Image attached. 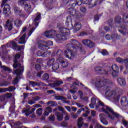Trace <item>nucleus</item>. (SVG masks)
I'll use <instances>...</instances> for the list:
<instances>
[{"label": "nucleus", "instance_id": "f257e3e1", "mask_svg": "<svg viewBox=\"0 0 128 128\" xmlns=\"http://www.w3.org/2000/svg\"><path fill=\"white\" fill-rule=\"evenodd\" d=\"M68 48L64 52V56L69 60H72L76 56L78 50H82V44L75 40H71L66 45ZM72 48L73 50H72Z\"/></svg>", "mask_w": 128, "mask_h": 128}, {"label": "nucleus", "instance_id": "f03ea898", "mask_svg": "<svg viewBox=\"0 0 128 128\" xmlns=\"http://www.w3.org/2000/svg\"><path fill=\"white\" fill-rule=\"evenodd\" d=\"M96 86L100 88H103L102 90L105 92L106 98L110 100L112 98V88L108 84H106V82L102 81H98L96 82Z\"/></svg>", "mask_w": 128, "mask_h": 128}, {"label": "nucleus", "instance_id": "7ed1b4c3", "mask_svg": "<svg viewBox=\"0 0 128 128\" xmlns=\"http://www.w3.org/2000/svg\"><path fill=\"white\" fill-rule=\"evenodd\" d=\"M20 58V54H18L15 55V59L14 60V64H13V67L14 68H16L14 70L13 74H17V76H20L22 72H24V68L22 64V62H18V58Z\"/></svg>", "mask_w": 128, "mask_h": 128}, {"label": "nucleus", "instance_id": "20e7f679", "mask_svg": "<svg viewBox=\"0 0 128 128\" xmlns=\"http://www.w3.org/2000/svg\"><path fill=\"white\" fill-rule=\"evenodd\" d=\"M102 110L106 114L108 118L112 120V109L111 108L108 106H104Z\"/></svg>", "mask_w": 128, "mask_h": 128}, {"label": "nucleus", "instance_id": "39448f33", "mask_svg": "<svg viewBox=\"0 0 128 128\" xmlns=\"http://www.w3.org/2000/svg\"><path fill=\"white\" fill-rule=\"evenodd\" d=\"M8 46H10L13 50H20L22 48H24V46H18L16 43L14 41H11L9 44H8Z\"/></svg>", "mask_w": 128, "mask_h": 128}, {"label": "nucleus", "instance_id": "423d86ee", "mask_svg": "<svg viewBox=\"0 0 128 128\" xmlns=\"http://www.w3.org/2000/svg\"><path fill=\"white\" fill-rule=\"evenodd\" d=\"M26 0H20L18 2V4L22 6H24L25 10L30 12V4H26Z\"/></svg>", "mask_w": 128, "mask_h": 128}, {"label": "nucleus", "instance_id": "0eeeda50", "mask_svg": "<svg viewBox=\"0 0 128 128\" xmlns=\"http://www.w3.org/2000/svg\"><path fill=\"white\" fill-rule=\"evenodd\" d=\"M66 40V36L64 34H57L55 37V40L57 42H62L63 40Z\"/></svg>", "mask_w": 128, "mask_h": 128}, {"label": "nucleus", "instance_id": "6e6552de", "mask_svg": "<svg viewBox=\"0 0 128 128\" xmlns=\"http://www.w3.org/2000/svg\"><path fill=\"white\" fill-rule=\"evenodd\" d=\"M12 22H14V18H10L6 21V24H5V26L7 28L9 32H10L12 30Z\"/></svg>", "mask_w": 128, "mask_h": 128}, {"label": "nucleus", "instance_id": "1a4fd4ad", "mask_svg": "<svg viewBox=\"0 0 128 128\" xmlns=\"http://www.w3.org/2000/svg\"><path fill=\"white\" fill-rule=\"evenodd\" d=\"M68 12L70 16H75L76 18H82V16L78 15V13L76 12V10L74 9V8H70Z\"/></svg>", "mask_w": 128, "mask_h": 128}, {"label": "nucleus", "instance_id": "9d476101", "mask_svg": "<svg viewBox=\"0 0 128 128\" xmlns=\"http://www.w3.org/2000/svg\"><path fill=\"white\" fill-rule=\"evenodd\" d=\"M26 34H24L22 36L18 37L16 39V40L18 42V43L20 44H26Z\"/></svg>", "mask_w": 128, "mask_h": 128}, {"label": "nucleus", "instance_id": "9b49d317", "mask_svg": "<svg viewBox=\"0 0 128 128\" xmlns=\"http://www.w3.org/2000/svg\"><path fill=\"white\" fill-rule=\"evenodd\" d=\"M66 26L68 28H70V30H72V28H74V26H72V18H70V16H68L66 18Z\"/></svg>", "mask_w": 128, "mask_h": 128}, {"label": "nucleus", "instance_id": "f8f14e48", "mask_svg": "<svg viewBox=\"0 0 128 128\" xmlns=\"http://www.w3.org/2000/svg\"><path fill=\"white\" fill-rule=\"evenodd\" d=\"M54 34H56V31H54V30H48L44 32L45 36L48 38H54Z\"/></svg>", "mask_w": 128, "mask_h": 128}, {"label": "nucleus", "instance_id": "ddd939ff", "mask_svg": "<svg viewBox=\"0 0 128 128\" xmlns=\"http://www.w3.org/2000/svg\"><path fill=\"white\" fill-rule=\"evenodd\" d=\"M95 70L96 72L100 74H108V71H106V70H104V68L100 66L96 67Z\"/></svg>", "mask_w": 128, "mask_h": 128}, {"label": "nucleus", "instance_id": "4468645a", "mask_svg": "<svg viewBox=\"0 0 128 128\" xmlns=\"http://www.w3.org/2000/svg\"><path fill=\"white\" fill-rule=\"evenodd\" d=\"M16 88L14 86H10L8 88H0V92H12L13 90H14Z\"/></svg>", "mask_w": 128, "mask_h": 128}, {"label": "nucleus", "instance_id": "2eb2a0df", "mask_svg": "<svg viewBox=\"0 0 128 128\" xmlns=\"http://www.w3.org/2000/svg\"><path fill=\"white\" fill-rule=\"evenodd\" d=\"M60 30L62 34H65V36H70V30L64 27H60Z\"/></svg>", "mask_w": 128, "mask_h": 128}, {"label": "nucleus", "instance_id": "dca6fc26", "mask_svg": "<svg viewBox=\"0 0 128 128\" xmlns=\"http://www.w3.org/2000/svg\"><path fill=\"white\" fill-rule=\"evenodd\" d=\"M4 6L3 12L4 14H8V12L10 14V6L8 4H4Z\"/></svg>", "mask_w": 128, "mask_h": 128}, {"label": "nucleus", "instance_id": "f3484780", "mask_svg": "<svg viewBox=\"0 0 128 128\" xmlns=\"http://www.w3.org/2000/svg\"><path fill=\"white\" fill-rule=\"evenodd\" d=\"M99 117L101 122H102L103 124H108V121H106V115L103 114H100Z\"/></svg>", "mask_w": 128, "mask_h": 128}, {"label": "nucleus", "instance_id": "a211bd4d", "mask_svg": "<svg viewBox=\"0 0 128 128\" xmlns=\"http://www.w3.org/2000/svg\"><path fill=\"white\" fill-rule=\"evenodd\" d=\"M117 82L121 86H124L126 84V80L122 78H117Z\"/></svg>", "mask_w": 128, "mask_h": 128}, {"label": "nucleus", "instance_id": "6ab92c4d", "mask_svg": "<svg viewBox=\"0 0 128 128\" xmlns=\"http://www.w3.org/2000/svg\"><path fill=\"white\" fill-rule=\"evenodd\" d=\"M30 84L32 86L33 88L34 86H46V84L42 83V82H36L34 81H30Z\"/></svg>", "mask_w": 128, "mask_h": 128}, {"label": "nucleus", "instance_id": "aec40b11", "mask_svg": "<svg viewBox=\"0 0 128 128\" xmlns=\"http://www.w3.org/2000/svg\"><path fill=\"white\" fill-rule=\"evenodd\" d=\"M113 98L114 102H118L120 100V94L116 91H113Z\"/></svg>", "mask_w": 128, "mask_h": 128}, {"label": "nucleus", "instance_id": "412c9836", "mask_svg": "<svg viewBox=\"0 0 128 128\" xmlns=\"http://www.w3.org/2000/svg\"><path fill=\"white\" fill-rule=\"evenodd\" d=\"M74 31L78 32L82 28V24L80 22H76L74 26Z\"/></svg>", "mask_w": 128, "mask_h": 128}, {"label": "nucleus", "instance_id": "4be33fe9", "mask_svg": "<svg viewBox=\"0 0 128 128\" xmlns=\"http://www.w3.org/2000/svg\"><path fill=\"white\" fill-rule=\"evenodd\" d=\"M120 103L122 106H128V101L126 97H122L121 98Z\"/></svg>", "mask_w": 128, "mask_h": 128}, {"label": "nucleus", "instance_id": "5701e85b", "mask_svg": "<svg viewBox=\"0 0 128 128\" xmlns=\"http://www.w3.org/2000/svg\"><path fill=\"white\" fill-rule=\"evenodd\" d=\"M40 98L38 97V96H36L33 97L32 100L28 101V104H36V102H38V100H40Z\"/></svg>", "mask_w": 128, "mask_h": 128}, {"label": "nucleus", "instance_id": "b1692460", "mask_svg": "<svg viewBox=\"0 0 128 128\" xmlns=\"http://www.w3.org/2000/svg\"><path fill=\"white\" fill-rule=\"evenodd\" d=\"M62 84H64V82L62 80H56L54 83L51 84L50 86L52 88H56V86H60Z\"/></svg>", "mask_w": 128, "mask_h": 128}, {"label": "nucleus", "instance_id": "393cba45", "mask_svg": "<svg viewBox=\"0 0 128 128\" xmlns=\"http://www.w3.org/2000/svg\"><path fill=\"white\" fill-rule=\"evenodd\" d=\"M55 116L57 118L58 120L61 122L64 120V114L60 113V112H56L55 113Z\"/></svg>", "mask_w": 128, "mask_h": 128}, {"label": "nucleus", "instance_id": "a878e982", "mask_svg": "<svg viewBox=\"0 0 128 128\" xmlns=\"http://www.w3.org/2000/svg\"><path fill=\"white\" fill-rule=\"evenodd\" d=\"M52 112V108H50V106L47 107L44 109L43 114L46 116H48V114H50Z\"/></svg>", "mask_w": 128, "mask_h": 128}, {"label": "nucleus", "instance_id": "bb28decb", "mask_svg": "<svg viewBox=\"0 0 128 128\" xmlns=\"http://www.w3.org/2000/svg\"><path fill=\"white\" fill-rule=\"evenodd\" d=\"M92 2H94V0H92L91 1H90V0H82V3L85 4H88L89 8H93L94 4H92Z\"/></svg>", "mask_w": 128, "mask_h": 128}, {"label": "nucleus", "instance_id": "cd10ccee", "mask_svg": "<svg viewBox=\"0 0 128 128\" xmlns=\"http://www.w3.org/2000/svg\"><path fill=\"white\" fill-rule=\"evenodd\" d=\"M115 66V70H113V76L114 78H116L118 76V67L116 65H114Z\"/></svg>", "mask_w": 128, "mask_h": 128}, {"label": "nucleus", "instance_id": "c85d7f7f", "mask_svg": "<svg viewBox=\"0 0 128 128\" xmlns=\"http://www.w3.org/2000/svg\"><path fill=\"white\" fill-rule=\"evenodd\" d=\"M77 125L78 128H82L84 126V119L82 118H80L78 120Z\"/></svg>", "mask_w": 128, "mask_h": 128}, {"label": "nucleus", "instance_id": "c756f323", "mask_svg": "<svg viewBox=\"0 0 128 128\" xmlns=\"http://www.w3.org/2000/svg\"><path fill=\"white\" fill-rule=\"evenodd\" d=\"M35 110L36 109L34 108H32L31 110H30V109H26V110H24V112L26 116H30V114H32V112H34Z\"/></svg>", "mask_w": 128, "mask_h": 128}, {"label": "nucleus", "instance_id": "7c9ffc66", "mask_svg": "<svg viewBox=\"0 0 128 128\" xmlns=\"http://www.w3.org/2000/svg\"><path fill=\"white\" fill-rule=\"evenodd\" d=\"M46 64H47V66L48 68L52 66H53L54 64V58H52V59H48L46 60Z\"/></svg>", "mask_w": 128, "mask_h": 128}, {"label": "nucleus", "instance_id": "2f4dec72", "mask_svg": "<svg viewBox=\"0 0 128 128\" xmlns=\"http://www.w3.org/2000/svg\"><path fill=\"white\" fill-rule=\"evenodd\" d=\"M38 47L42 50H48V48H50V47L46 45H44L42 44H40L38 45Z\"/></svg>", "mask_w": 128, "mask_h": 128}, {"label": "nucleus", "instance_id": "473e14b6", "mask_svg": "<svg viewBox=\"0 0 128 128\" xmlns=\"http://www.w3.org/2000/svg\"><path fill=\"white\" fill-rule=\"evenodd\" d=\"M22 74V72L20 74ZM16 74L17 76L15 78L14 80L12 82V84H14V86H16V84H18V78L20 75V74L18 75Z\"/></svg>", "mask_w": 128, "mask_h": 128}, {"label": "nucleus", "instance_id": "72a5a7b5", "mask_svg": "<svg viewBox=\"0 0 128 128\" xmlns=\"http://www.w3.org/2000/svg\"><path fill=\"white\" fill-rule=\"evenodd\" d=\"M14 24L18 28L22 26V20L16 19L14 21Z\"/></svg>", "mask_w": 128, "mask_h": 128}, {"label": "nucleus", "instance_id": "f704fd0d", "mask_svg": "<svg viewBox=\"0 0 128 128\" xmlns=\"http://www.w3.org/2000/svg\"><path fill=\"white\" fill-rule=\"evenodd\" d=\"M14 11L15 14L16 16H18V14L20 15L22 14V12H20V8H18V6L14 7Z\"/></svg>", "mask_w": 128, "mask_h": 128}, {"label": "nucleus", "instance_id": "c9c22d12", "mask_svg": "<svg viewBox=\"0 0 128 128\" xmlns=\"http://www.w3.org/2000/svg\"><path fill=\"white\" fill-rule=\"evenodd\" d=\"M60 68V64L58 63H54L52 66V70H57Z\"/></svg>", "mask_w": 128, "mask_h": 128}, {"label": "nucleus", "instance_id": "e433bc0d", "mask_svg": "<svg viewBox=\"0 0 128 128\" xmlns=\"http://www.w3.org/2000/svg\"><path fill=\"white\" fill-rule=\"evenodd\" d=\"M60 64L62 68H66L68 66V62L66 60H64Z\"/></svg>", "mask_w": 128, "mask_h": 128}, {"label": "nucleus", "instance_id": "4c0bfd02", "mask_svg": "<svg viewBox=\"0 0 128 128\" xmlns=\"http://www.w3.org/2000/svg\"><path fill=\"white\" fill-rule=\"evenodd\" d=\"M115 22L117 24H120L122 22V19L120 16H116L114 19Z\"/></svg>", "mask_w": 128, "mask_h": 128}, {"label": "nucleus", "instance_id": "58836bf2", "mask_svg": "<svg viewBox=\"0 0 128 128\" xmlns=\"http://www.w3.org/2000/svg\"><path fill=\"white\" fill-rule=\"evenodd\" d=\"M0 68H2V70H4V72H12V70L8 67L4 66H1Z\"/></svg>", "mask_w": 128, "mask_h": 128}, {"label": "nucleus", "instance_id": "ea45409f", "mask_svg": "<svg viewBox=\"0 0 128 128\" xmlns=\"http://www.w3.org/2000/svg\"><path fill=\"white\" fill-rule=\"evenodd\" d=\"M42 78L43 80H48L50 78V74L48 73H45L43 74Z\"/></svg>", "mask_w": 128, "mask_h": 128}, {"label": "nucleus", "instance_id": "a19ab883", "mask_svg": "<svg viewBox=\"0 0 128 128\" xmlns=\"http://www.w3.org/2000/svg\"><path fill=\"white\" fill-rule=\"evenodd\" d=\"M44 44H46L47 46H52V44H54V43L52 41L48 40V41L44 42Z\"/></svg>", "mask_w": 128, "mask_h": 128}, {"label": "nucleus", "instance_id": "79ce46f5", "mask_svg": "<svg viewBox=\"0 0 128 128\" xmlns=\"http://www.w3.org/2000/svg\"><path fill=\"white\" fill-rule=\"evenodd\" d=\"M123 22H128V14H124L123 16Z\"/></svg>", "mask_w": 128, "mask_h": 128}, {"label": "nucleus", "instance_id": "37998d69", "mask_svg": "<svg viewBox=\"0 0 128 128\" xmlns=\"http://www.w3.org/2000/svg\"><path fill=\"white\" fill-rule=\"evenodd\" d=\"M58 110H60V112H62L64 114L66 112V110H64V108L62 106H58Z\"/></svg>", "mask_w": 128, "mask_h": 128}, {"label": "nucleus", "instance_id": "c03bdc74", "mask_svg": "<svg viewBox=\"0 0 128 128\" xmlns=\"http://www.w3.org/2000/svg\"><path fill=\"white\" fill-rule=\"evenodd\" d=\"M64 60V57L62 56H60L59 58H58L56 60V62L58 64V62H60V64H61L62 63V62Z\"/></svg>", "mask_w": 128, "mask_h": 128}, {"label": "nucleus", "instance_id": "a18cd8bd", "mask_svg": "<svg viewBox=\"0 0 128 128\" xmlns=\"http://www.w3.org/2000/svg\"><path fill=\"white\" fill-rule=\"evenodd\" d=\"M63 114L65 116L64 120H70V114L68 113V112H65Z\"/></svg>", "mask_w": 128, "mask_h": 128}, {"label": "nucleus", "instance_id": "49530a36", "mask_svg": "<svg viewBox=\"0 0 128 128\" xmlns=\"http://www.w3.org/2000/svg\"><path fill=\"white\" fill-rule=\"evenodd\" d=\"M64 55V52L62 50H58L56 52V56H60Z\"/></svg>", "mask_w": 128, "mask_h": 128}, {"label": "nucleus", "instance_id": "de8ad7c7", "mask_svg": "<svg viewBox=\"0 0 128 128\" xmlns=\"http://www.w3.org/2000/svg\"><path fill=\"white\" fill-rule=\"evenodd\" d=\"M94 43L92 41L90 40L89 42L88 43V45H87V46H88V48H94Z\"/></svg>", "mask_w": 128, "mask_h": 128}, {"label": "nucleus", "instance_id": "09e8293b", "mask_svg": "<svg viewBox=\"0 0 128 128\" xmlns=\"http://www.w3.org/2000/svg\"><path fill=\"white\" fill-rule=\"evenodd\" d=\"M48 120L50 122H54L56 120V117L54 116V114H51L49 117H48Z\"/></svg>", "mask_w": 128, "mask_h": 128}, {"label": "nucleus", "instance_id": "8fccbe9b", "mask_svg": "<svg viewBox=\"0 0 128 128\" xmlns=\"http://www.w3.org/2000/svg\"><path fill=\"white\" fill-rule=\"evenodd\" d=\"M8 84H10V82L5 81L2 83L0 84V86H8Z\"/></svg>", "mask_w": 128, "mask_h": 128}, {"label": "nucleus", "instance_id": "3c124183", "mask_svg": "<svg viewBox=\"0 0 128 128\" xmlns=\"http://www.w3.org/2000/svg\"><path fill=\"white\" fill-rule=\"evenodd\" d=\"M90 40H89L88 39H85L82 40V44H84V46H87L88 44V42H90Z\"/></svg>", "mask_w": 128, "mask_h": 128}, {"label": "nucleus", "instance_id": "603ef678", "mask_svg": "<svg viewBox=\"0 0 128 128\" xmlns=\"http://www.w3.org/2000/svg\"><path fill=\"white\" fill-rule=\"evenodd\" d=\"M50 51H46L44 53H43V58H44L46 56H50Z\"/></svg>", "mask_w": 128, "mask_h": 128}, {"label": "nucleus", "instance_id": "864d4df0", "mask_svg": "<svg viewBox=\"0 0 128 128\" xmlns=\"http://www.w3.org/2000/svg\"><path fill=\"white\" fill-rule=\"evenodd\" d=\"M36 114H38V116H42V108H39L36 110Z\"/></svg>", "mask_w": 128, "mask_h": 128}, {"label": "nucleus", "instance_id": "5fc2aeb1", "mask_svg": "<svg viewBox=\"0 0 128 128\" xmlns=\"http://www.w3.org/2000/svg\"><path fill=\"white\" fill-rule=\"evenodd\" d=\"M55 98L57 100H64V97L62 96H56L55 97Z\"/></svg>", "mask_w": 128, "mask_h": 128}, {"label": "nucleus", "instance_id": "6e6d98bb", "mask_svg": "<svg viewBox=\"0 0 128 128\" xmlns=\"http://www.w3.org/2000/svg\"><path fill=\"white\" fill-rule=\"evenodd\" d=\"M6 98L7 99H10L12 96V93H6L5 94Z\"/></svg>", "mask_w": 128, "mask_h": 128}, {"label": "nucleus", "instance_id": "4d7b16f0", "mask_svg": "<svg viewBox=\"0 0 128 128\" xmlns=\"http://www.w3.org/2000/svg\"><path fill=\"white\" fill-rule=\"evenodd\" d=\"M40 20V14L39 13L37 14L35 18L34 19V22H38V20Z\"/></svg>", "mask_w": 128, "mask_h": 128}, {"label": "nucleus", "instance_id": "13d9d810", "mask_svg": "<svg viewBox=\"0 0 128 128\" xmlns=\"http://www.w3.org/2000/svg\"><path fill=\"white\" fill-rule=\"evenodd\" d=\"M101 54L102 56H108V52L106 50H103L101 51Z\"/></svg>", "mask_w": 128, "mask_h": 128}, {"label": "nucleus", "instance_id": "bf43d9fd", "mask_svg": "<svg viewBox=\"0 0 128 128\" xmlns=\"http://www.w3.org/2000/svg\"><path fill=\"white\" fill-rule=\"evenodd\" d=\"M80 10L82 14H86V7H81Z\"/></svg>", "mask_w": 128, "mask_h": 128}, {"label": "nucleus", "instance_id": "052dcab7", "mask_svg": "<svg viewBox=\"0 0 128 128\" xmlns=\"http://www.w3.org/2000/svg\"><path fill=\"white\" fill-rule=\"evenodd\" d=\"M66 82H72L74 80V78L72 77H68L66 79Z\"/></svg>", "mask_w": 128, "mask_h": 128}, {"label": "nucleus", "instance_id": "680f3d73", "mask_svg": "<svg viewBox=\"0 0 128 128\" xmlns=\"http://www.w3.org/2000/svg\"><path fill=\"white\" fill-rule=\"evenodd\" d=\"M122 122L126 128H128V122H126V120H123Z\"/></svg>", "mask_w": 128, "mask_h": 128}, {"label": "nucleus", "instance_id": "e2e57ef3", "mask_svg": "<svg viewBox=\"0 0 128 128\" xmlns=\"http://www.w3.org/2000/svg\"><path fill=\"white\" fill-rule=\"evenodd\" d=\"M106 38L108 40H112V35L106 34Z\"/></svg>", "mask_w": 128, "mask_h": 128}, {"label": "nucleus", "instance_id": "0e129e2a", "mask_svg": "<svg viewBox=\"0 0 128 128\" xmlns=\"http://www.w3.org/2000/svg\"><path fill=\"white\" fill-rule=\"evenodd\" d=\"M36 55L38 56H43L44 57V54L42 53V51H38L36 52Z\"/></svg>", "mask_w": 128, "mask_h": 128}, {"label": "nucleus", "instance_id": "69168bd1", "mask_svg": "<svg viewBox=\"0 0 128 128\" xmlns=\"http://www.w3.org/2000/svg\"><path fill=\"white\" fill-rule=\"evenodd\" d=\"M112 116H115V118H120V116L116 112L112 111Z\"/></svg>", "mask_w": 128, "mask_h": 128}, {"label": "nucleus", "instance_id": "338daca9", "mask_svg": "<svg viewBox=\"0 0 128 128\" xmlns=\"http://www.w3.org/2000/svg\"><path fill=\"white\" fill-rule=\"evenodd\" d=\"M82 3V0H76V6H81Z\"/></svg>", "mask_w": 128, "mask_h": 128}, {"label": "nucleus", "instance_id": "774afa93", "mask_svg": "<svg viewBox=\"0 0 128 128\" xmlns=\"http://www.w3.org/2000/svg\"><path fill=\"white\" fill-rule=\"evenodd\" d=\"M116 62H120V64L124 62V60H122V58L120 57L116 58Z\"/></svg>", "mask_w": 128, "mask_h": 128}]
</instances>
